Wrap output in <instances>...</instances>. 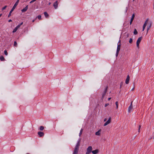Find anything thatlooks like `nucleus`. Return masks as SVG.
<instances>
[{"label":"nucleus","mask_w":154,"mask_h":154,"mask_svg":"<svg viewBox=\"0 0 154 154\" xmlns=\"http://www.w3.org/2000/svg\"><path fill=\"white\" fill-rule=\"evenodd\" d=\"M80 140H79L78 142L77 143L76 145L73 154H78L79 150V146H80Z\"/></svg>","instance_id":"obj_1"},{"label":"nucleus","mask_w":154,"mask_h":154,"mask_svg":"<svg viewBox=\"0 0 154 154\" xmlns=\"http://www.w3.org/2000/svg\"><path fill=\"white\" fill-rule=\"evenodd\" d=\"M19 2V0H17L14 5L12 9H11V11H10V13L8 15V17H9L11 16V14L12 12L15 9V8L18 5Z\"/></svg>","instance_id":"obj_2"},{"label":"nucleus","mask_w":154,"mask_h":154,"mask_svg":"<svg viewBox=\"0 0 154 154\" xmlns=\"http://www.w3.org/2000/svg\"><path fill=\"white\" fill-rule=\"evenodd\" d=\"M120 41H119L118 44V46L116 54V56L117 57L119 54V52L120 51L121 48Z\"/></svg>","instance_id":"obj_3"},{"label":"nucleus","mask_w":154,"mask_h":154,"mask_svg":"<svg viewBox=\"0 0 154 154\" xmlns=\"http://www.w3.org/2000/svg\"><path fill=\"white\" fill-rule=\"evenodd\" d=\"M92 147L91 146H89L87 149V152L85 154H89L92 152Z\"/></svg>","instance_id":"obj_4"},{"label":"nucleus","mask_w":154,"mask_h":154,"mask_svg":"<svg viewBox=\"0 0 154 154\" xmlns=\"http://www.w3.org/2000/svg\"><path fill=\"white\" fill-rule=\"evenodd\" d=\"M108 89V86H106V88H105V90L104 91L103 93L102 94V96L101 97V99L102 100H103L104 96L106 94L107 91V90Z\"/></svg>","instance_id":"obj_5"},{"label":"nucleus","mask_w":154,"mask_h":154,"mask_svg":"<svg viewBox=\"0 0 154 154\" xmlns=\"http://www.w3.org/2000/svg\"><path fill=\"white\" fill-rule=\"evenodd\" d=\"M142 38V37H141L139 38L137 40L136 42L137 46L138 48H139V44Z\"/></svg>","instance_id":"obj_6"},{"label":"nucleus","mask_w":154,"mask_h":154,"mask_svg":"<svg viewBox=\"0 0 154 154\" xmlns=\"http://www.w3.org/2000/svg\"><path fill=\"white\" fill-rule=\"evenodd\" d=\"M111 118L110 117H109L108 120L107 121H106L104 124V126H106L107 125L109 124L111 122Z\"/></svg>","instance_id":"obj_7"},{"label":"nucleus","mask_w":154,"mask_h":154,"mask_svg":"<svg viewBox=\"0 0 154 154\" xmlns=\"http://www.w3.org/2000/svg\"><path fill=\"white\" fill-rule=\"evenodd\" d=\"M58 1H56L54 3L53 6H54V8H55V9H56L57 8V7H58Z\"/></svg>","instance_id":"obj_8"},{"label":"nucleus","mask_w":154,"mask_h":154,"mask_svg":"<svg viewBox=\"0 0 154 154\" xmlns=\"http://www.w3.org/2000/svg\"><path fill=\"white\" fill-rule=\"evenodd\" d=\"M130 80V77L129 75H128L127 76V78L125 80V83L126 84H128L129 82V81Z\"/></svg>","instance_id":"obj_9"},{"label":"nucleus","mask_w":154,"mask_h":154,"mask_svg":"<svg viewBox=\"0 0 154 154\" xmlns=\"http://www.w3.org/2000/svg\"><path fill=\"white\" fill-rule=\"evenodd\" d=\"M38 134L40 137H42L44 135V133L43 132L41 131H39L38 132Z\"/></svg>","instance_id":"obj_10"},{"label":"nucleus","mask_w":154,"mask_h":154,"mask_svg":"<svg viewBox=\"0 0 154 154\" xmlns=\"http://www.w3.org/2000/svg\"><path fill=\"white\" fill-rule=\"evenodd\" d=\"M133 108V106H131V105H130L128 107V112L130 113L131 112L132 109Z\"/></svg>","instance_id":"obj_11"},{"label":"nucleus","mask_w":154,"mask_h":154,"mask_svg":"<svg viewBox=\"0 0 154 154\" xmlns=\"http://www.w3.org/2000/svg\"><path fill=\"white\" fill-rule=\"evenodd\" d=\"M28 5H27L25 8H23L22 10H21V11L23 12H25L26 11H27V10L28 9Z\"/></svg>","instance_id":"obj_12"},{"label":"nucleus","mask_w":154,"mask_h":154,"mask_svg":"<svg viewBox=\"0 0 154 154\" xmlns=\"http://www.w3.org/2000/svg\"><path fill=\"white\" fill-rule=\"evenodd\" d=\"M98 152H99V150L98 149H96L95 150H93V151H92V152L93 154H96L98 153Z\"/></svg>","instance_id":"obj_13"},{"label":"nucleus","mask_w":154,"mask_h":154,"mask_svg":"<svg viewBox=\"0 0 154 154\" xmlns=\"http://www.w3.org/2000/svg\"><path fill=\"white\" fill-rule=\"evenodd\" d=\"M101 130H100L95 133V135L97 136H100V134Z\"/></svg>","instance_id":"obj_14"},{"label":"nucleus","mask_w":154,"mask_h":154,"mask_svg":"<svg viewBox=\"0 0 154 154\" xmlns=\"http://www.w3.org/2000/svg\"><path fill=\"white\" fill-rule=\"evenodd\" d=\"M44 14L45 17H48L49 15L46 12H44Z\"/></svg>","instance_id":"obj_15"},{"label":"nucleus","mask_w":154,"mask_h":154,"mask_svg":"<svg viewBox=\"0 0 154 154\" xmlns=\"http://www.w3.org/2000/svg\"><path fill=\"white\" fill-rule=\"evenodd\" d=\"M0 60L2 61H4L5 58L2 56H1L0 57Z\"/></svg>","instance_id":"obj_16"},{"label":"nucleus","mask_w":154,"mask_h":154,"mask_svg":"<svg viewBox=\"0 0 154 154\" xmlns=\"http://www.w3.org/2000/svg\"><path fill=\"white\" fill-rule=\"evenodd\" d=\"M23 24V22H22L20 24L18 25L16 27L18 29H19L20 26Z\"/></svg>","instance_id":"obj_17"},{"label":"nucleus","mask_w":154,"mask_h":154,"mask_svg":"<svg viewBox=\"0 0 154 154\" xmlns=\"http://www.w3.org/2000/svg\"><path fill=\"white\" fill-rule=\"evenodd\" d=\"M134 17H135L134 14H133L132 15L131 18V20L132 21H133V20L134 18Z\"/></svg>","instance_id":"obj_18"},{"label":"nucleus","mask_w":154,"mask_h":154,"mask_svg":"<svg viewBox=\"0 0 154 154\" xmlns=\"http://www.w3.org/2000/svg\"><path fill=\"white\" fill-rule=\"evenodd\" d=\"M137 32L136 29H134V35H137Z\"/></svg>","instance_id":"obj_19"},{"label":"nucleus","mask_w":154,"mask_h":154,"mask_svg":"<svg viewBox=\"0 0 154 154\" xmlns=\"http://www.w3.org/2000/svg\"><path fill=\"white\" fill-rule=\"evenodd\" d=\"M17 29H18L16 27L13 30V32L14 33L16 32Z\"/></svg>","instance_id":"obj_20"},{"label":"nucleus","mask_w":154,"mask_h":154,"mask_svg":"<svg viewBox=\"0 0 154 154\" xmlns=\"http://www.w3.org/2000/svg\"><path fill=\"white\" fill-rule=\"evenodd\" d=\"M44 129V127L43 126H41L39 128V129L41 131H42Z\"/></svg>","instance_id":"obj_21"},{"label":"nucleus","mask_w":154,"mask_h":154,"mask_svg":"<svg viewBox=\"0 0 154 154\" xmlns=\"http://www.w3.org/2000/svg\"><path fill=\"white\" fill-rule=\"evenodd\" d=\"M146 25H147L146 24L144 23V24L143 25V30H142L143 31L144 30L145 28V27H146Z\"/></svg>","instance_id":"obj_22"},{"label":"nucleus","mask_w":154,"mask_h":154,"mask_svg":"<svg viewBox=\"0 0 154 154\" xmlns=\"http://www.w3.org/2000/svg\"><path fill=\"white\" fill-rule=\"evenodd\" d=\"M82 131H83V129H81V130L80 131V133H79V135L80 137L81 135L82 132Z\"/></svg>","instance_id":"obj_23"},{"label":"nucleus","mask_w":154,"mask_h":154,"mask_svg":"<svg viewBox=\"0 0 154 154\" xmlns=\"http://www.w3.org/2000/svg\"><path fill=\"white\" fill-rule=\"evenodd\" d=\"M116 105V108L117 109L118 108V101H116L115 103Z\"/></svg>","instance_id":"obj_24"},{"label":"nucleus","mask_w":154,"mask_h":154,"mask_svg":"<svg viewBox=\"0 0 154 154\" xmlns=\"http://www.w3.org/2000/svg\"><path fill=\"white\" fill-rule=\"evenodd\" d=\"M14 45L15 47H17V43L16 41H14Z\"/></svg>","instance_id":"obj_25"},{"label":"nucleus","mask_w":154,"mask_h":154,"mask_svg":"<svg viewBox=\"0 0 154 154\" xmlns=\"http://www.w3.org/2000/svg\"><path fill=\"white\" fill-rule=\"evenodd\" d=\"M37 17L39 20H41V15H39Z\"/></svg>","instance_id":"obj_26"},{"label":"nucleus","mask_w":154,"mask_h":154,"mask_svg":"<svg viewBox=\"0 0 154 154\" xmlns=\"http://www.w3.org/2000/svg\"><path fill=\"white\" fill-rule=\"evenodd\" d=\"M149 21V19H147L145 22L144 24L147 25Z\"/></svg>","instance_id":"obj_27"},{"label":"nucleus","mask_w":154,"mask_h":154,"mask_svg":"<svg viewBox=\"0 0 154 154\" xmlns=\"http://www.w3.org/2000/svg\"><path fill=\"white\" fill-rule=\"evenodd\" d=\"M4 54H5L6 55H7L8 54V53L7 51L6 50H5L4 51Z\"/></svg>","instance_id":"obj_28"},{"label":"nucleus","mask_w":154,"mask_h":154,"mask_svg":"<svg viewBox=\"0 0 154 154\" xmlns=\"http://www.w3.org/2000/svg\"><path fill=\"white\" fill-rule=\"evenodd\" d=\"M151 24L149 26H147V31H148L151 27Z\"/></svg>","instance_id":"obj_29"},{"label":"nucleus","mask_w":154,"mask_h":154,"mask_svg":"<svg viewBox=\"0 0 154 154\" xmlns=\"http://www.w3.org/2000/svg\"><path fill=\"white\" fill-rule=\"evenodd\" d=\"M132 41H133L132 39L131 38H130L129 39V42L130 43H131L132 42Z\"/></svg>","instance_id":"obj_30"},{"label":"nucleus","mask_w":154,"mask_h":154,"mask_svg":"<svg viewBox=\"0 0 154 154\" xmlns=\"http://www.w3.org/2000/svg\"><path fill=\"white\" fill-rule=\"evenodd\" d=\"M141 125H139V128H138V132H140V129L141 128Z\"/></svg>","instance_id":"obj_31"},{"label":"nucleus","mask_w":154,"mask_h":154,"mask_svg":"<svg viewBox=\"0 0 154 154\" xmlns=\"http://www.w3.org/2000/svg\"><path fill=\"white\" fill-rule=\"evenodd\" d=\"M123 84V82H122L121 83L120 85V88H121Z\"/></svg>","instance_id":"obj_32"},{"label":"nucleus","mask_w":154,"mask_h":154,"mask_svg":"<svg viewBox=\"0 0 154 154\" xmlns=\"http://www.w3.org/2000/svg\"><path fill=\"white\" fill-rule=\"evenodd\" d=\"M7 6H4V7H3V8H2V10H5L6 8L7 7Z\"/></svg>","instance_id":"obj_33"},{"label":"nucleus","mask_w":154,"mask_h":154,"mask_svg":"<svg viewBox=\"0 0 154 154\" xmlns=\"http://www.w3.org/2000/svg\"><path fill=\"white\" fill-rule=\"evenodd\" d=\"M109 105V103H106L105 104V107H106V106H108V105Z\"/></svg>","instance_id":"obj_34"},{"label":"nucleus","mask_w":154,"mask_h":154,"mask_svg":"<svg viewBox=\"0 0 154 154\" xmlns=\"http://www.w3.org/2000/svg\"><path fill=\"white\" fill-rule=\"evenodd\" d=\"M129 34L128 33L127 34V37H129Z\"/></svg>","instance_id":"obj_35"},{"label":"nucleus","mask_w":154,"mask_h":154,"mask_svg":"<svg viewBox=\"0 0 154 154\" xmlns=\"http://www.w3.org/2000/svg\"><path fill=\"white\" fill-rule=\"evenodd\" d=\"M132 21H133L130 20V25L131 24Z\"/></svg>","instance_id":"obj_36"},{"label":"nucleus","mask_w":154,"mask_h":154,"mask_svg":"<svg viewBox=\"0 0 154 154\" xmlns=\"http://www.w3.org/2000/svg\"><path fill=\"white\" fill-rule=\"evenodd\" d=\"M107 120V119L106 118H105L104 119V122H105L106 121V120Z\"/></svg>","instance_id":"obj_37"},{"label":"nucleus","mask_w":154,"mask_h":154,"mask_svg":"<svg viewBox=\"0 0 154 154\" xmlns=\"http://www.w3.org/2000/svg\"><path fill=\"white\" fill-rule=\"evenodd\" d=\"M33 2H33V0H32L30 2V3H33Z\"/></svg>","instance_id":"obj_38"},{"label":"nucleus","mask_w":154,"mask_h":154,"mask_svg":"<svg viewBox=\"0 0 154 154\" xmlns=\"http://www.w3.org/2000/svg\"><path fill=\"white\" fill-rule=\"evenodd\" d=\"M8 21L9 22H11L12 21V20L10 19V20H9Z\"/></svg>","instance_id":"obj_39"},{"label":"nucleus","mask_w":154,"mask_h":154,"mask_svg":"<svg viewBox=\"0 0 154 154\" xmlns=\"http://www.w3.org/2000/svg\"><path fill=\"white\" fill-rule=\"evenodd\" d=\"M111 97H109L108 98V100H109L111 99Z\"/></svg>","instance_id":"obj_40"},{"label":"nucleus","mask_w":154,"mask_h":154,"mask_svg":"<svg viewBox=\"0 0 154 154\" xmlns=\"http://www.w3.org/2000/svg\"><path fill=\"white\" fill-rule=\"evenodd\" d=\"M132 102H133L132 101L131 103V105H131V106H132Z\"/></svg>","instance_id":"obj_41"},{"label":"nucleus","mask_w":154,"mask_h":154,"mask_svg":"<svg viewBox=\"0 0 154 154\" xmlns=\"http://www.w3.org/2000/svg\"><path fill=\"white\" fill-rule=\"evenodd\" d=\"M134 89V88H133L131 90L132 91H133Z\"/></svg>","instance_id":"obj_42"},{"label":"nucleus","mask_w":154,"mask_h":154,"mask_svg":"<svg viewBox=\"0 0 154 154\" xmlns=\"http://www.w3.org/2000/svg\"><path fill=\"white\" fill-rule=\"evenodd\" d=\"M51 2H49V3H48V5H51Z\"/></svg>","instance_id":"obj_43"},{"label":"nucleus","mask_w":154,"mask_h":154,"mask_svg":"<svg viewBox=\"0 0 154 154\" xmlns=\"http://www.w3.org/2000/svg\"><path fill=\"white\" fill-rule=\"evenodd\" d=\"M34 21H35V20H32V22H34Z\"/></svg>","instance_id":"obj_44"},{"label":"nucleus","mask_w":154,"mask_h":154,"mask_svg":"<svg viewBox=\"0 0 154 154\" xmlns=\"http://www.w3.org/2000/svg\"><path fill=\"white\" fill-rule=\"evenodd\" d=\"M36 0H33V2H35V1H36Z\"/></svg>","instance_id":"obj_45"},{"label":"nucleus","mask_w":154,"mask_h":154,"mask_svg":"<svg viewBox=\"0 0 154 154\" xmlns=\"http://www.w3.org/2000/svg\"><path fill=\"white\" fill-rule=\"evenodd\" d=\"M2 15V14H0V17H1Z\"/></svg>","instance_id":"obj_46"},{"label":"nucleus","mask_w":154,"mask_h":154,"mask_svg":"<svg viewBox=\"0 0 154 154\" xmlns=\"http://www.w3.org/2000/svg\"><path fill=\"white\" fill-rule=\"evenodd\" d=\"M153 139H154V137H153Z\"/></svg>","instance_id":"obj_47"},{"label":"nucleus","mask_w":154,"mask_h":154,"mask_svg":"<svg viewBox=\"0 0 154 154\" xmlns=\"http://www.w3.org/2000/svg\"><path fill=\"white\" fill-rule=\"evenodd\" d=\"M134 0H133V1H134Z\"/></svg>","instance_id":"obj_48"}]
</instances>
